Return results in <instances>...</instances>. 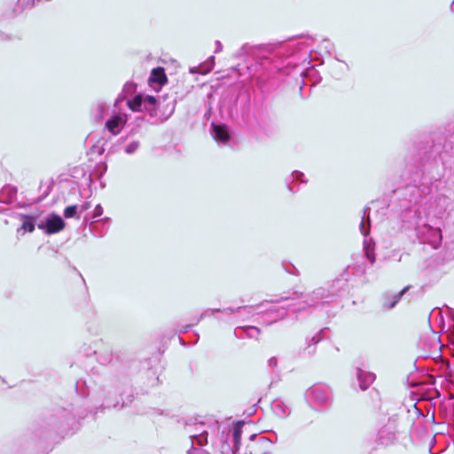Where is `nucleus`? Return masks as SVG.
Instances as JSON below:
<instances>
[{"instance_id":"nucleus-1","label":"nucleus","mask_w":454,"mask_h":454,"mask_svg":"<svg viewBox=\"0 0 454 454\" xmlns=\"http://www.w3.org/2000/svg\"><path fill=\"white\" fill-rule=\"evenodd\" d=\"M97 360L102 365L111 364V377L106 391L108 395L118 394L121 399L120 401H111L108 397L99 408L93 411L86 400L90 391L86 381L83 379H78L75 382V401L70 403L71 409L57 406L51 411L43 415L41 419V428L45 432H53L58 434H67L74 430L78 420L84 419L88 412L96 415L98 411H104L111 407L121 410L134 400L133 391L131 389L130 378L124 365L120 368L115 364L120 359L119 351L114 352L111 348H106L103 350H94Z\"/></svg>"},{"instance_id":"nucleus-2","label":"nucleus","mask_w":454,"mask_h":454,"mask_svg":"<svg viewBox=\"0 0 454 454\" xmlns=\"http://www.w3.org/2000/svg\"><path fill=\"white\" fill-rule=\"evenodd\" d=\"M454 156V121L410 141L403 157L402 177L424 182L423 194L432 187L446 185L449 159Z\"/></svg>"},{"instance_id":"nucleus-3","label":"nucleus","mask_w":454,"mask_h":454,"mask_svg":"<svg viewBox=\"0 0 454 454\" xmlns=\"http://www.w3.org/2000/svg\"><path fill=\"white\" fill-rule=\"evenodd\" d=\"M407 184L396 188L394 195L397 200L401 229L414 230L420 243L428 244L436 249L442 242V233L439 227L424 223L419 225L422 216L426 214L424 207L430 201L434 192L442 187H432L428 193L420 192L424 182L406 180Z\"/></svg>"},{"instance_id":"nucleus-4","label":"nucleus","mask_w":454,"mask_h":454,"mask_svg":"<svg viewBox=\"0 0 454 454\" xmlns=\"http://www.w3.org/2000/svg\"><path fill=\"white\" fill-rule=\"evenodd\" d=\"M286 51V46L282 43L253 46L244 44L239 50L237 56L251 54L261 60L260 65L265 67L269 71V90H270L276 86L277 82L275 81V76L277 74L289 75L291 70L297 67L296 63L294 62V59L295 58L294 52L283 57Z\"/></svg>"},{"instance_id":"nucleus-5","label":"nucleus","mask_w":454,"mask_h":454,"mask_svg":"<svg viewBox=\"0 0 454 454\" xmlns=\"http://www.w3.org/2000/svg\"><path fill=\"white\" fill-rule=\"evenodd\" d=\"M344 286H347V283L341 279H336L333 283V289L326 290L324 287H318L313 290L311 293H303L294 291L288 296L282 295L277 302L282 301H295L288 305V307H294L293 311L296 314L304 311L306 309L310 307H315L319 304L322 301V303H329L333 301V298L336 296H340V289H343Z\"/></svg>"},{"instance_id":"nucleus-6","label":"nucleus","mask_w":454,"mask_h":454,"mask_svg":"<svg viewBox=\"0 0 454 454\" xmlns=\"http://www.w3.org/2000/svg\"><path fill=\"white\" fill-rule=\"evenodd\" d=\"M305 397L309 404L315 409L327 408L331 404V392L326 387L313 386L307 389Z\"/></svg>"},{"instance_id":"nucleus-7","label":"nucleus","mask_w":454,"mask_h":454,"mask_svg":"<svg viewBox=\"0 0 454 454\" xmlns=\"http://www.w3.org/2000/svg\"><path fill=\"white\" fill-rule=\"evenodd\" d=\"M66 226L63 218L55 212L48 214L38 223V229L42 230L47 235H52L61 231Z\"/></svg>"},{"instance_id":"nucleus-8","label":"nucleus","mask_w":454,"mask_h":454,"mask_svg":"<svg viewBox=\"0 0 454 454\" xmlns=\"http://www.w3.org/2000/svg\"><path fill=\"white\" fill-rule=\"evenodd\" d=\"M167 82L165 68L161 67L153 68L147 80L148 85L155 90H160Z\"/></svg>"},{"instance_id":"nucleus-9","label":"nucleus","mask_w":454,"mask_h":454,"mask_svg":"<svg viewBox=\"0 0 454 454\" xmlns=\"http://www.w3.org/2000/svg\"><path fill=\"white\" fill-rule=\"evenodd\" d=\"M211 134L218 144L226 145L231 139V132L225 124L211 123Z\"/></svg>"},{"instance_id":"nucleus-10","label":"nucleus","mask_w":454,"mask_h":454,"mask_svg":"<svg viewBox=\"0 0 454 454\" xmlns=\"http://www.w3.org/2000/svg\"><path fill=\"white\" fill-rule=\"evenodd\" d=\"M126 122H127L126 115H123L121 114H115L106 121L105 126H106V129L112 135L115 136L121 131V129L124 128Z\"/></svg>"},{"instance_id":"nucleus-11","label":"nucleus","mask_w":454,"mask_h":454,"mask_svg":"<svg viewBox=\"0 0 454 454\" xmlns=\"http://www.w3.org/2000/svg\"><path fill=\"white\" fill-rule=\"evenodd\" d=\"M411 287V286H406L396 294H385L382 297V308L384 309H391L395 308Z\"/></svg>"},{"instance_id":"nucleus-12","label":"nucleus","mask_w":454,"mask_h":454,"mask_svg":"<svg viewBox=\"0 0 454 454\" xmlns=\"http://www.w3.org/2000/svg\"><path fill=\"white\" fill-rule=\"evenodd\" d=\"M158 107H161V100L154 96H144L143 111L146 112L151 117L158 116Z\"/></svg>"},{"instance_id":"nucleus-13","label":"nucleus","mask_w":454,"mask_h":454,"mask_svg":"<svg viewBox=\"0 0 454 454\" xmlns=\"http://www.w3.org/2000/svg\"><path fill=\"white\" fill-rule=\"evenodd\" d=\"M111 219L104 217L102 219L92 220L90 223V229L95 237H103L109 228Z\"/></svg>"},{"instance_id":"nucleus-14","label":"nucleus","mask_w":454,"mask_h":454,"mask_svg":"<svg viewBox=\"0 0 454 454\" xmlns=\"http://www.w3.org/2000/svg\"><path fill=\"white\" fill-rule=\"evenodd\" d=\"M297 182L300 184H306L307 180L304 178V174L302 172L294 170L286 178V185L290 192L295 193L299 191V187L295 184Z\"/></svg>"},{"instance_id":"nucleus-15","label":"nucleus","mask_w":454,"mask_h":454,"mask_svg":"<svg viewBox=\"0 0 454 454\" xmlns=\"http://www.w3.org/2000/svg\"><path fill=\"white\" fill-rule=\"evenodd\" d=\"M356 378L359 382L360 388L364 391L369 388V387L375 380V374L371 372H366L362 370L361 368L356 369Z\"/></svg>"},{"instance_id":"nucleus-16","label":"nucleus","mask_w":454,"mask_h":454,"mask_svg":"<svg viewBox=\"0 0 454 454\" xmlns=\"http://www.w3.org/2000/svg\"><path fill=\"white\" fill-rule=\"evenodd\" d=\"M18 189L12 184H5L0 191V201L4 204H12L17 197Z\"/></svg>"},{"instance_id":"nucleus-17","label":"nucleus","mask_w":454,"mask_h":454,"mask_svg":"<svg viewBox=\"0 0 454 454\" xmlns=\"http://www.w3.org/2000/svg\"><path fill=\"white\" fill-rule=\"evenodd\" d=\"M395 441V431L388 427H381L378 432L377 442L380 445L387 446Z\"/></svg>"},{"instance_id":"nucleus-18","label":"nucleus","mask_w":454,"mask_h":454,"mask_svg":"<svg viewBox=\"0 0 454 454\" xmlns=\"http://www.w3.org/2000/svg\"><path fill=\"white\" fill-rule=\"evenodd\" d=\"M243 421H237L233 427L231 437L233 446L231 448L232 454H237L241 445Z\"/></svg>"},{"instance_id":"nucleus-19","label":"nucleus","mask_w":454,"mask_h":454,"mask_svg":"<svg viewBox=\"0 0 454 454\" xmlns=\"http://www.w3.org/2000/svg\"><path fill=\"white\" fill-rule=\"evenodd\" d=\"M270 407L275 416H277L279 419H286L290 414L286 404L279 399L273 400Z\"/></svg>"},{"instance_id":"nucleus-20","label":"nucleus","mask_w":454,"mask_h":454,"mask_svg":"<svg viewBox=\"0 0 454 454\" xmlns=\"http://www.w3.org/2000/svg\"><path fill=\"white\" fill-rule=\"evenodd\" d=\"M327 330L328 328L326 327L322 328L315 335L310 337L306 347L309 355L315 354L317 344L325 339V333Z\"/></svg>"},{"instance_id":"nucleus-21","label":"nucleus","mask_w":454,"mask_h":454,"mask_svg":"<svg viewBox=\"0 0 454 454\" xmlns=\"http://www.w3.org/2000/svg\"><path fill=\"white\" fill-rule=\"evenodd\" d=\"M168 98V95L162 96L160 99L161 100V107H158V110L162 112L163 120H168L174 113L176 107V99L171 100L168 103H164Z\"/></svg>"},{"instance_id":"nucleus-22","label":"nucleus","mask_w":454,"mask_h":454,"mask_svg":"<svg viewBox=\"0 0 454 454\" xmlns=\"http://www.w3.org/2000/svg\"><path fill=\"white\" fill-rule=\"evenodd\" d=\"M370 211L371 208L369 207H364V208L363 209L362 220L359 225L360 231L362 235L364 237L369 235L371 230Z\"/></svg>"},{"instance_id":"nucleus-23","label":"nucleus","mask_w":454,"mask_h":454,"mask_svg":"<svg viewBox=\"0 0 454 454\" xmlns=\"http://www.w3.org/2000/svg\"><path fill=\"white\" fill-rule=\"evenodd\" d=\"M215 57L211 56L207 59V62L201 64L199 67H193L190 68V73L192 74H207L214 68L215 66Z\"/></svg>"},{"instance_id":"nucleus-24","label":"nucleus","mask_w":454,"mask_h":454,"mask_svg":"<svg viewBox=\"0 0 454 454\" xmlns=\"http://www.w3.org/2000/svg\"><path fill=\"white\" fill-rule=\"evenodd\" d=\"M191 444L203 448L208 443V433L207 430H202L194 434L190 435Z\"/></svg>"},{"instance_id":"nucleus-25","label":"nucleus","mask_w":454,"mask_h":454,"mask_svg":"<svg viewBox=\"0 0 454 454\" xmlns=\"http://www.w3.org/2000/svg\"><path fill=\"white\" fill-rule=\"evenodd\" d=\"M144 95L136 94L132 98L127 100V106L133 112H142Z\"/></svg>"},{"instance_id":"nucleus-26","label":"nucleus","mask_w":454,"mask_h":454,"mask_svg":"<svg viewBox=\"0 0 454 454\" xmlns=\"http://www.w3.org/2000/svg\"><path fill=\"white\" fill-rule=\"evenodd\" d=\"M21 229L26 232H33L35 227L36 217L30 215H21Z\"/></svg>"},{"instance_id":"nucleus-27","label":"nucleus","mask_w":454,"mask_h":454,"mask_svg":"<svg viewBox=\"0 0 454 454\" xmlns=\"http://www.w3.org/2000/svg\"><path fill=\"white\" fill-rule=\"evenodd\" d=\"M374 243L372 239L367 240L364 239V251L366 258L371 262V264H373L376 261V254L374 253Z\"/></svg>"},{"instance_id":"nucleus-28","label":"nucleus","mask_w":454,"mask_h":454,"mask_svg":"<svg viewBox=\"0 0 454 454\" xmlns=\"http://www.w3.org/2000/svg\"><path fill=\"white\" fill-rule=\"evenodd\" d=\"M240 330L245 333L246 338L258 340L261 334V329L254 325L240 326Z\"/></svg>"},{"instance_id":"nucleus-29","label":"nucleus","mask_w":454,"mask_h":454,"mask_svg":"<svg viewBox=\"0 0 454 454\" xmlns=\"http://www.w3.org/2000/svg\"><path fill=\"white\" fill-rule=\"evenodd\" d=\"M63 215H64V217L67 218V219H69V218L80 219L81 218V215L79 213V206L76 205V204L67 206L64 209Z\"/></svg>"},{"instance_id":"nucleus-30","label":"nucleus","mask_w":454,"mask_h":454,"mask_svg":"<svg viewBox=\"0 0 454 454\" xmlns=\"http://www.w3.org/2000/svg\"><path fill=\"white\" fill-rule=\"evenodd\" d=\"M140 145L141 144L138 140H132L124 146L123 151L126 154L132 155L137 152Z\"/></svg>"},{"instance_id":"nucleus-31","label":"nucleus","mask_w":454,"mask_h":454,"mask_svg":"<svg viewBox=\"0 0 454 454\" xmlns=\"http://www.w3.org/2000/svg\"><path fill=\"white\" fill-rule=\"evenodd\" d=\"M137 88V83H135L134 82L129 81L123 85L122 91L129 97V96L136 93Z\"/></svg>"},{"instance_id":"nucleus-32","label":"nucleus","mask_w":454,"mask_h":454,"mask_svg":"<svg viewBox=\"0 0 454 454\" xmlns=\"http://www.w3.org/2000/svg\"><path fill=\"white\" fill-rule=\"evenodd\" d=\"M404 254L405 253H402L400 250L394 249L389 253L388 255L385 256L384 259L401 262Z\"/></svg>"},{"instance_id":"nucleus-33","label":"nucleus","mask_w":454,"mask_h":454,"mask_svg":"<svg viewBox=\"0 0 454 454\" xmlns=\"http://www.w3.org/2000/svg\"><path fill=\"white\" fill-rule=\"evenodd\" d=\"M282 267L285 270V271H286L288 274L298 275V270L293 263L289 262H283Z\"/></svg>"},{"instance_id":"nucleus-34","label":"nucleus","mask_w":454,"mask_h":454,"mask_svg":"<svg viewBox=\"0 0 454 454\" xmlns=\"http://www.w3.org/2000/svg\"><path fill=\"white\" fill-rule=\"evenodd\" d=\"M129 137V135L127 136H124V137H121L118 140H117V143L116 145L111 146V148L108 150L107 152V156L109 154H113L115 152H117L118 150V147L121 146L124 142H126V140L128 139Z\"/></svg>"},{"instance_id":"nucleus-35","label":"nucleus","mask_w":454,"mask_h":454,"mask_svg":"<svg viewBox=\"0 0 454 454\" xmlns=\"http://www.w3.org/2000/svg\"><path fill=\"white\" fill-rule=\"evenodd\" d=\"M187 454H211L207 450H205L199 446L191 444V448L187 450Z\"/></svg>"},{"instance_id":"nucleus-36","label":"nucleus","mask_w":454,"mask_h":454,"mask_svg":"<svg viewBox=\"0 0 454 454\" xmlns=\"http://www.w3.org/2000/svg\"><path fill=\"white\" fill-rule=\"evenodd\" d=\"M128 98V96L123 93V91L121 90V92L117 96L115 101H114V107L117 108V109H121V104H122L123 102H127V99Z\"/></svg>"},{"instance_id":"nucleus-37","label":"nucleus","mask_w":454,"mask_h":454,"mask_svg":"<svg viewBox=\"0 0 454 454\" xmlns=\"http://www.w3.org/2000/svg\"><path fill=\"white\" fill-rule=\"evenodd\" d=\"M103 207L100 204H98L93 212L90 214L91 215V221L92 220H98V217H100L103 215Z\"/></svg>"},{"instance_id":"nucleus-38","label":"nucleus","mask_w":454,"mask_h":454,"mask_svg":"<svg viewBox=\"0 0 454 454\" xmlns=\"http://www.w3.org/2000/svg\"><path fill=\"white\" fill-rule=\"evenodd\" d=\"M446 256L450 259H454V242L445 243Z\"/></svg>"},{"instance_id":"nucleus-39","label":"nucleus","mask_w":454,"mask_h":454,"mask_svg":"<svg viewBox=\"0 0 454 454\" xmlns=\"http://www.w3.org/2000/svg\"><path fill=\"white\" fill-rule=\"evenodd\" d=\"M249 307H247V306H239V307H237V308L227 307V308L223 309V312H225V313H228V314H234V313H236L238 311H240L241 309H247Z\"/></svg>"},{"instance_id":"nucleus-40","label":"nucleus","mask_w":454,"mask_h":454,"mask_svg":"<svg viewBox=\"0 0 454 454\" xmlns=\"http://www.w3.org/2000/svg\"><path fill=\"white\" fill-rule=\"evenodd\" d=\"M106 112V106L101 103L97 106V118L102 120Z\"/></svg>"},{"instance_id":"nucleus-41","label":"nucleus","mask_w":454,"mask_h":454,"mask_svg":"<svg viewBox=\"0 0 454 454\" xmlns=\"http://www.w3.org/2000/svg\"><path fill=\"white\" fill-rule=\"evenodd\" d=\"M323 47L326 50L328 53L331 52V51L333 49V45L330 43L328 39H324L323 42Z\"/></svg>"},{"instance_id":"nucleus-42","label":"nucleus","mask_w":454,"mask_h":454,"mask_svg":"<svg viewBox=\"0 0 454 454\" xmlns=\"http://www.w3.org/2000/svg\"><path fill=\"white\" fill-rule=\"evenodd\" d=\"M77 175H81L82 176H86V173H85L83 168H74V170H73V176L76 177Z\"/></svg>"},{"instance_id":"nucleus-43","label":"nucleus","mask_w":454,"mask_h":454,"mask_svg":"<svg viewBox=\"0 0 454 454\" xmlns=\"http://www.w3.org/2000/svg\"><path fill=\"white\" fill-rule=\"evenodd\" d=\"M210 310L204 311L200 314V316L195 320L194 325H198L202 319L206 317L210 316Z\"/></svg>"},{"instance_id":"nucleus-44","label":"nucleus","mask_w":454,"mask_h":454,"mask_svg":"<svg viewBox=\"0 0 454 454\" xmlns=\"http://www.w3.org/2000/svg\"><path fill=\"white\" fill-rule=\"evenodd\" d=\"M90 207V202H84L82 205L79 206V213L82 215L83 212L87 211Z\"/></svg>"},{"instance_id":"nucleus-45","label":"nucleus","mask_w":454,"mask_h":454,"mask_svg":"<svg viewBox=\"0 0 454 454\" xmlns=\"http://www.w3.org/2000/svg\"><path fill=\"white\" fill-rule=\"evenodd\" d=\"M278 365V359L276 356H272L268 360V366L275 368Z\"/></svg>"},{"instance_id":"nucleus-46","label":"nucleus","mask_w":454,"mask_h":454,"mask_svg":"<svg viewBox=\"0 0 454 454\" xmlns=\"http://www.w3.org/2000/svg\"><path fill=\"white\" fill-rule=\"evenodd\" d=\"M234 335L239 338V339H242V338H245V333H243L241 330H240V327H238L234 330Z\"/></svg>"},{"instance_id":"nucleus-47","label":"nucleus","mask_w":454,"mask_h":454,"mask_svg":"<svg viewBox=\"0 0 454 454\" xmlns=\"http://www.w3.org/2000/svg\"><path fill=\"white\" fill-rule=\"evenodd\" d=\"M215 53H219L223 51V45H222V43L218 40L215 41Z\"/></svg>"},{"instance_id":"nucleus-48","label":"nucleus","mask_w":454,"mask_h":454,"mask_svg":"<svg viewBox=\"0 0 454 454\" xmlns=\"http://www.w3.org/2000/svg\"><path fill=\"white\" fill-rule=\"evenodd\" d=\"M11 35L3 32V31H0V40L1 41H8V40H11Z\"/></svg>"},{"instance_id":"nucleus-49","label":"nucleus","mask_w":454,"mask_h":454,"mask_svg":"<svg viewBox=\"0 0 454 454\" xmlns=\"http://www.w3.org/2000/svg\"><path fill=\"white\" fill-rule=\"evenodd\" d=\"M266 78L262 75L258 78L259 86L263 89V86L265 85Z\"/></svg>"},{"instance_id":"nucleus-50","label":"nucleus","mask_w":454,"mask_h":454,"mask_svg":"<svg viewBox=\"0 0 454 454\" xmlns=\"http://www.w3.org/2000/svg\"><path fill=\"white\" fill-rule=\"evenodd\" d=\"M194 325V323L193 324H191V325H184L181 329H180V332L181 333H187L191 327Z\"/></svg>"},{"instance_id":"nucleus-51","label":"nucleus","mask_w":454,"mask_h":454,"mask_svg":"<svg viewBox=\"0 0 454 454\" xmlns=\"http://www.w3.org/2000/svg\"><path fill=\"white\" fill-rule=\"evenodd\" d=\"M89 221H90V222H91V215H90V214H87V215L84 216V218H83V223L86 225V224L89 223Z\"/></svg>"},{"instance_id":"nucleus-52","label":"nucleus","mask_w":454,"mask_h":454,"mask_svg":"<svg viewBox=\"0 0 454 454\" xmlns=\"http://www.w3.org/2000/svg\"><path fill=\"white\" fill-rule=\"evenodd\" d=\"M210 310V314L213 315L215 313H218V312H223V309H209Z\"/></svg>"},{"instance_id":"nucleus-53","label":"nucleus","mask_w":454,"mask_h":454,"mask_svg":"<svg viewBox=\"0 0 454 454\" xmlns=\"http://www.w3.org/2000/svg\"><path fill=\"white\" fill-rule=\"evenodd\" d=\"M86 183L88 185H90V184L92 183V176H91V174H90L88 176V177L86 178Z\"/></svg>"},{"instance_id":"nucleus-54","label":"nucleus","mask_w":454,"mask_h":454,"mask_svg":"<svg viewBox=\"0 0 454 454\" xmlns=\"http://www.w3.org/2000/svg\"><path fill=\"white\" fill-rule=\"evenodd\" d=\"M305 44H306V43H305V42H299V43H297V48H298V51H301V47H302L303 45H305Z\"/></svg>"},{"instance_id":"nucleus-55","label":"nucleus","mask_w":454,"mask_h":454,"mask_svg":"<svg viewBox=\"0 0 454 454\" xmlns=\"http://www.w3.org/2000/svg\"><path fill=\"white\" fill-rule=\"evenodd\" d=\"M303 55H304L303 61H306L307 58H309L310 52L306 51Z\"/></svg>"},{"instance_id":"nucleus-56","label":"nucleus","mask_w":454,"mask_h":454,"mask_svg":"<svg viewBox=\"0 0 454 454\" xmlns=\"http://www.w3.org/2000/svg\"><path fill=\"white\" fill-rule=\"evenodd\" d=\"M106 168H107L106 165V164H104V165H103V170H102V172H101V174H100V176H102L106 173Z\"/></svg>"},{"instance_id":"nucleus-57","label":"nucleus","mask_w":454,"mask_h":454,"mask_svg":"<svg viewBox=\"0 0 454 454\" xmlns=\"http://www.w3.org/2000/svg\"><path fill=\"white\" fill-rule=\"evenodd\" d=\"M47 195H48V192H46L44 195H43L38 200L39 201L43 200L47 197Z\"/></svg>"},{"instance_id":"nucleus-58","label":"nucleus","mask_w":454,"mask_h":454,"mask_svg":"<svg viewBox=\"0 0 454 454\" xmlns=\"http://www.w3.org/2000/svg\"><path fill=\"white\" fill-rule=\"evenodd\" d=\"M448 208H449L450 211H453V210H454V207L450 206V205H447V206H446V209H448Z\"/></svg>"},{"instance_id":"nucleus-59","label":"nucleus","mask_w":454,"mask_h":454,"mask_svg":"<svg viewBox=\"0 0 454 454\" xmlns=\"http://www.w3.org/2000/svg\"><path fill=\"white\" fill-rule=\"evenodd\" d=\"M179 341H180V343H181L183 346H184V345H185L184 340L181 337H179Z\"/></svg>"},{"instance_id":"nucleus-60","label":"nucleus","mask_w":454,"mask_h":454,"mask_svg":"<svg viewBox=\"0 0 454 454\" xmlns=\"http://www.w3.org/2000/svg\"><path fill=\"white\" fill-rule=\"evenodd\" d=\"M306 40H313L312 36L306 35Z\"/></svg>"},{"instance_id":"nucleus-61","label":"nucleus","mask_w":454,"mask_h":454,"mask_svg":"<svg viewBox=\"0 0 454 454\" xmlns=\"http://www.w3.org/2000/svg\"><path fill=\"white\" fill-rule=\"evenodd\" d=\"M302 73H303V70H301V71L299 72L300 75H301V74H302Z\"/></svg>"},{"instance_id":"nucleus-62","label":"nucleus","mask_w":454,"mask_h":454,"mask_svg":"<svg viewBox=\"0 0 454 454\" xmlns=\"http://www.w3.org/2000/svg\"><path fill=\"white\" fill-rule=\"evenodd\" d=\"M255 437V434H252L251 435V439L254 438Z\"/></svg>"}]
</instances>
